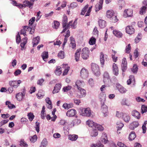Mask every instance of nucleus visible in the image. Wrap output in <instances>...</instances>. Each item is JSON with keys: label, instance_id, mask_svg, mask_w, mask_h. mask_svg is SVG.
<instances>
[{"label": "nucleus", "instance_id": "nucleus-15", "mask_svg": "<svg viewBox=\"0 0 147 147\" xmlns=\"http://www.w3.org/2000/svg\"><path fill=\"white\" fill-rule=\"evenodd\" d=\"M133 12L131 9H125L123 13V16L125 18L128 17H131L132 14Z\"/></svg>", "mask_w": 147, "mask_h": 147}, {"label": "nucleus", "instance_id": "nucleus-64", "mask_svg": "<svg viewBox=\"0 0 147 147\" xmlns=\"http://www.w3.org/2000/svg\"><path fill=\"white\" fill-rule=\"evenodd\" d=\"M37 136L36 135H34L33 136L31 137L30 139V141L34 143L37 140Z\"/></svg>", "mask_w": 147, "mask_h": 147}, {"label": "nucleus", "instance_id": "nucleus-56", "mask_svg": "<svg viewBox=\"0 0 147 147\" xmlns=\"http://www.w3.org/2000/svg\"><path fill=\"white\" fill-rule=\"evenodd\" d=\"M78 6V4L76 2H73L70 4L69 8L73 9L77 7Z\"/></svg>", "mask_w": 147, "mask_h": 147}, {"label": "nucleus", "instance_id": "nucleus-45", "mask_svg": "<svg viewBox=\"0 0 147 147\" xmlns=\"http://www.w3.org/2000/svg\"><path fill=\"white\" fill-rule=\"evenodd\" d=\"M117 127L118 130H121L124 126V124L120 121H118L117 123Z\"/></svg>", "mask_w": 147, "mask_h": 147}, {"label": "nucleus", "instance_id": "nucleus-27", "mask_svg": "<svg viewBox=\"0 0 147 147\" xmlns=\"http://www.w3.org/2000/svg\"><path fill=\"white\" fill-rule=\"evenodd\" d=\"M98 24L100 27L101 28H103L106 25L105 21L101 19H100L98 21Z\"/></svg>", "mask_w": 147, "mask_h": 147}, {"label": "nucleus", "instance_id": "nucleus-6", "mask_svg": "<svg viewBox=\"0 0 147 147\" xmlns=\"http://www.w3.org/2000/svg\"><path fill=\"white\" fill-rule=\"evenodd\" d=\"M85 85V83L83 81L78 80L76 81L75 82V84L74 86V87H76L78 89H80L82 88Z\"/></svg>", "mask_w": 147, "mask_h": 147}, {"label": "nucleus", "instance_id": "nucleus-7", "mask_svg": "<svg viewBox=\"0 0 147 147\" xmlns=\"http://www.w3.org/2000/svg\"><path fill=\"white\" fill-rule=\"evenodd\" d=\"M101 105V111L105 117L107 116L108 114V107L105 104Z\"/></svg>", "mask_w": 147, "mask_h": 147}, {"label": "nucleus", "instance_id": "nucleus-1", "mask_svg": "<svg viewBox=\"0 0 147 147\" xmlns=\"http://www.w3.org/2000/svg\"><path fill=\"white\" fill-rule=\"evenodd\" d=\"M91 65L92 70L94 75L97 76H99L100 73L98 65L94 63H92Z\"/></svg>", "mask_w": 147, "mask_h": 147}, {"label": "nucleus", "instance_id": "nucleus-4", "mask_svg": "<svg viewBox=\"0 0 147 147\" xmlns=\"http://www.w3.org/2000/svg\"><path fill=\"white\" fill-rule=\"evenodd\" d=\"M22 83L21 80L11 81L9 82V84L14 88H17Z\"/></svg>", "mask_w": 147, "mask_h": 147}, {"label": "nucleus", "instance_id": "nucleus-25", "mask_svg": "<svg viewBox=\"0 0 147 147\" xmlns=\"http://www.w3.org/2000/svg\"><path fill=\"white\" fill-rule=\"evenodd\" d=\"M62 67L65 68L64 71L63 72V75H67L69 69L70 67L67 64H63Z\"/></svg>", "mask_w": 147, "mask_h": 147}, {"label": "nucleus", "instance_id": "nucleus-43", "mask_svg": "<svg viewBox=\"0 0 147 147\" xmlns=\"http://www.w3.org/2000/svg\"><path fill=\"white\" fill-rule=\"evenodd\" d=\"M131 49V45L130 44H129L125 47V52L126 53H130Z\"/></svg>", "mask_w": 147, "mask_h": 147}, {"label": "nucleus", "instance_id": "nucleus-53", "mask_svg": "<svg viewBox=\"0 0 147 147\" xmlns=\"http://www.w3.org/2000/svg\"><path fill=\"white\" fill-rule=\"evenodd\" d=\"M93 34L94 35L95 37H97L98 34V31L97 30V28L96 27H95L94 28L93 32Z\"/></svg>", "mask_w": 147, "mask_h": 147}, {"label": "nucleus", "instance_id": "nucleus-18", "mask_svg": "<svg viewBox=\"0 0 147 147\" xmlns=\"http://www.w3.org/2000/svg\"><path fill=\"white\" fill-rule=\"evenodd\" d=\"M134 29L132 26H128L126 28V32L130 34H133L134 32Z\"/></svg>", "mask_w": 147, "mask_h": 147}, {"label": "nucleus", "instance_id": "nucleus-63", "mask_svg": "<svg viewBox=\"0 0 147 147\" xmlns=\"http://www.w3.org/2000/svg\"><path fill=\"white\" fill-rule=\"evenodd\" d=\"M123 115H124L122 112H120L119 111H117V113L116 115V116L117 117L119 118H120L123 116Z\"/></svg>", "mask_w": 147, "mask_h": 147}, {"label": "nucleus", "instance_id": "nucleus-23", "mask_svg": "<svg viewBox=\"0 0 147 147\" xmlns=\"http://www.w3.org/2000/svg\"><path fill=\"white\" fill-rule=\"evenodd\" d=\"M40 40V38L38 36L33 38L32 41L33 47H34L36 46L39 42Z\"/></svg>", "mask_w": 147, "mask_h": 147}, {"label": "nucleus", "instance_id": "nucleus-33", "mask_svg": "<svg viewBox=\"0 0 147 147\" xmlns=\"http://www.w3.org/2000/svg\"><path fill=\"white\" fill-rule=\"evenodd\" d=\"M114 12L112 10H109L107 12V16L108 18H111L114 15Z\"/></svg>", "mask_w": 147, "mask_h": 147}, {"label": "nucleus", "instance_id": "nucleus-46", "mask_svg": "<svg viewBox=\"0 0 147 147\" xmlns=\"http://www.w3.org/2000/svg\"><path fill=\"white\" fill-rule=\"evenodd\" d=\"M123 119L125 122L128 123L130 119V118L128 115L127 114H124L123 115Z\"/></svg>", "mask_w": 147, "mask_h": 147}, {"label": "nucleus", "instance_id": "nucleus-11", "mask_svg": "<svg viewBox=\"0 0 147 147\" xmlns=\"http://www.w3.org/2000/svg\"><path fill=\"white\" fill-rule=\"evenodd\" d=\"M23 92H19L16 94V98L17 100L19 101H21L23 98L25 94V91L24 89Z\"/></svg>", "mask_w": 147, "mask_h": 147}, {"label": "nucleus", "instance_id": "nucleus-50", "mask_svg": "<svg viewBox=\"0 0 147 147\" xmlns=\"http://www.w3.org/2000/svg\"><path fill=\"white\" fill-rule=\"evenodd\" d=\"M89 6L88 5H86L82 9L81 15H84L86 11V10Z\"/></svg>", "mask_w": 147, "mask_h": 147}, {"label": "nucleus", "instance_id": "nucleus-61", "mask_svg": "<svg viewBox=\"0 0 147 147\" xmlns=\"http://www.w3.org/2000/svg\"><path fill=\"white\" fill-rule=\"evenodd\" d=\"M71 86H67L64 87L63 90L64 92H67L71 90Z\"/></svg>", "mask_w": 147, "mask_h": 147}, {"label": "nucleus", "instance_id": "nucleus-42", "mask_svg": "<svg viewBox=\"0 0 147 147\" xmlns=\"http://www.w3.org/2000/svg\"><path fill=\"white\" fill-rule=\"evenodd\" d=\"M98 135V133L97 131L95 128H93V129L91 131L90 135L92 137H96Z\"/></svg>", "mask_w": 147, "mask_h": 147}, {"label": "nucleus", "instance_id": "nucleus-49", "mask_svg": "<svg viewBox=\"0 0 147 147\" xmlns=\"http://www.w3.org/2000/svg\"><path fill=\"white\" fill-rule=\"evenodd\" d=\"M134 80V76L133 75H131L129 77V79L127 81V83L128 85L131 84V81Z\"/></svg>", "mask_w": 147, "mask_h": 147}, {"label": "nucleus", "instance_id": "nucleus-29", "mask_svg": "<svg viewBox=\"0 0 147 147\" xmlns=\"http://www.w3.org/2000/svg\"><path fill=\"white\" fill-rule=\"evenodd\" d=\"M41 57L43 60L45 61H46L48 57V52L45 51L43 52L41 55Z\"/></svg>", "mask_w": 147, "mask_h": 147}, {"label": "nucleus", "instance_id": "nucleus-58", "mask_svg": "<svg viewBox=\"0 0 147 147\" xmlns=\"http://www.w3.org/2000/svg\"><path fill=\"white\" fill-rule=\"evenodd\" d=\"M132 115L136 118L138 119V111L136 110L133 111L131 113Z\"/></svg>", "mask_w": 147, "mask_h": 147}, {"label": "nucleus", "instance_id": "nucleus-37", "mask_svg": "<svg viewBox=\"0 0 147 147\" xmlns=\"http://www.w3.org/2000/svg\"><path fill=\"white\" fill-rule=\"evenodd\" d=\"M102 4L100 3H97L95 6V10L96 12L102 9Z\"/></svg>", "mask_w": 147, "mask_h": 147}, {"label": "nucleus", "instance_id": "nucleus-26", "mask_svg": "<svg viewBox=\"0 0 147 147\" xmlns=\"http://www.w3.org/2000/svg\"><path fill=\"white\" fill-rule=\"evenodd\" d=\"M81 51V49H77L75 53V59L76 61H78L79 60L80 53V52Z\"/></svg>", "mask_w": 147, "mask_h": 147}, {"label": "nucleus", "instance_id": "nucleus-20", "mask_svg": "<svg viewBox=\"0 0 147 147\" xmlns=\"http://www.w3.org/2000/svg\"><path fill=\"white\" fill-rule=\"evenodd\" d=\"M27 29H28V30H31V28L30 27H28L27 26H24L23 29L21 30L20 32L21 34H23L24 36L26 35V31L27 30Z\"/></svg>", "mask_w": 147, "mask_h": 147}, {"label": "nucleus", "instance_id": "nucleus-19", "mask_svg": "<svg viewBox=\"0 0 147 147\" xmlns=\"http://www.w3.org/2000/svg\"><path fill=\"white\" fill-rule=\"evenodd\" d=\"M61 86V84H57L54 88V90L53 91V94L58 92L60 90Z\"/></svg>", "mask_w": 147, "mask_h": 147}, {"label": "nucleus", "instance_id": "nucleus-59", "mask_svg": "<svg viewBox=\"0 0 147 147\" xmlns=\"http://www.w3.org/2000/svg\"><path fill=\"white\" fill-rule=\"evenodd\" d=\"M48 142L46 139H44L42 140L41 145H42L45 147H46L47 144Z\"/></svg>", "mask_w": 147, "mask_h": 147}, {"label": "nucleus", "instance_id": "nucleus-17", "mask_svg": "<svg viewBox=\"0 0 147 147\" xmlns=\"http://www.w3.org/2000/svg\"><path fill=\"white\" fill-rule=\"evenodd\" d=\"M76 111L74 109H71L68 110L66 113L67 116L72 117L74 116L76 113Z\"/></svg>", "mask_w": 147, "mask_h": 147}, {"label": "nucleus", "instance_id": "nucleus-8", "mask_svg": "<svg viewBox=\"0 0 147 147\" xmlns=\"http://www.w3.org/2000/svg\"><path fill=\"white\" fill-rule=\"evenodd\" d=\"M108 57L106 55H104L103 53L101 52L100 55V63L102 65L101 66L103 67L104 64V62L105 61L107 60Z\"/></svg>", "mask_w": 147, "mask_h": 147}, {"label": "nucleus", "instance_id": "nucleus-5", "mask_svg": "<svg viewBox=\"0 0 147 147\" xmlns=\"http://www.w3.org/2000/svg\"><path fill=\"white\" fill-rule=\"evenodd\" d=\"M86 90L82 88H81L78 89L77 96L78 97L81 98L85 97L86 96Z\"/></svg>", "mask_w": 147, "mask_h": 147}, {"label": "nucleus", "instance_id": "nucleus-55", "mask_svg": "<svg viewBox=\"0 0 147 147\" xmlns=\"http://www.w3.org/2000/svg\"><path fill=\"white\" fill-rule=\"evenodd\" d=\"M54 25L53 26V28L57 29L60 24L59 22L57 21H54Z\"/></svg>", "mask_w": 147, "mask_h": 147}, {"label": "nucleus", "instance_id": "nucleus-62", "mask_svg": "<svg viewBox=\"0 0 147 147\" xmlns=\"http://www.w3.org/2000/svg\"><path fill=\"white\" fill-rule=\"evenodd\" d=\"M142 113L143 114L147 111V107L144 105H142L141 107Z\"/></svg>", "mask_w": 147, "mask_h": 147}, {"label": "nucleus", "instance_id": "nucleus-13", "mask_svg": "<svg viewBox=\"0 0 147 147\" xmlns=\"http://www.w3.org/2000/svg\"><path fill=\"white\" fill-rule=\"evenodd\" d=\"M127 62L125 58H123L122 60L121 64V69L122 71L125 72L127 69Z\"/></svg>", "mask_w": 147, "mask_h": 147}, {"label": "nucleus", "instance_id": "nucleus-48", "mask_svg": "<svg viewBox=\"0 0 147 147\" xmlns=\"http://www.w3.org/2000/svg\"><path fill=\"white\" fill-rule=\"evenodd\" d=\"M20 145L23 147H27L28 146V144L24 142V140H21L20 142Z\"/></svg>", "mask_w": 147, "mask_h": 147}, {"label": "nucleus", "instance_id": "nucleus-24", "mask_svg": "<svg viewBox=\"0 0 147 147\" xmlns=\"http://www.w3.org/2000/svg\"><path fill=\"white\" fill-rule=\"evenodd\" d=\"M58 124L60 125L63 126V128L65 129V127L67 125L68 123L67 120L64 119H61L59 121L58 123Z\"/></svg>", "mask_w": 147, "mask_h": 147}, {"label": "nucleus", "instance_id": "nucleus-52", "mask_svg": "<svg viewBox=\"0 0 147 147\" xmlns=\"http://www.w3.org/2000/svg\"><path fill=\"white\" fill-rule=\"evenodd\" d=\"M96 42L95 38L92 37L89 40V43L90 45H93L95 44Z\"/></svg>", "mask_w": 147, "mask_h": 147}, {"label": "nucleus", "instance_id": "nucleus-57", "mask_svg": "<svg viewBox=\"0 0 147 147\" xmlns=\"http://www.w3.org/2000/svg\"><path fill=\"white\" fill-rule=\"evenodd\" d=\"M147 124V121H145L144 122V123L143 124L142 127V128L143 129V133H146V124Z\"/></svg>", "mask_w": 147, "mask_h": 147}, {"label": "nucleus", "instance_id": "nucleus-2", "mask_svg": "<svg viewBox=\"0 0 147 147\" xmlns=\"http://www.w3.org/2000/svg\"><path fill=\"white\" fill-rule=\"evenodd\" d=\"M80 110V114L83 116L90 117L91 115L90 109L89 108H81Z\"/></svg>", "mask_w": 147, "mask_h": 147}, {"label": "nucleus", "instance_id": "nucleus-21", "mask_svg": "<svg viewBox=\"0 0 147 147\" xmlns=\"http://www.w3.org/2000/svg\"><path fill=\"white\" fill-rule=\"evenodd\" d=\"M116 87L120 92L121 93H125L126 91V89L119 84H117Z\"/></svg>", "mask_w": 147, "mask_h": 147}, {"label": "nucleus", "instance_id": "nucleus-47", "mask_svg": "<svg viewBox=\"0 0 147 147\" xmlns=\"http://www.w3.org/2000/svg\"><path fill=\"white\" fill-rule=\"evenodd\" d=\"M132 72L134 73H136L138 70V67L136 64H134L131 69Z\"/></svg>", "mask_w": 147, "mask_h": 147}, {"label": "nucleus", "instance_id": "nucleus-44", "mask_svg": "<svg viewBox=\"0 0 147 147\" xmlns=\"http://www.w3.org/2000/svg\"><path fill=\"white\" fill-rule=\"evenodd\" d=\"M5 104L8 106V107L10 109L15 108V106L11 104L9 101H7L5 102Z\"/></svg>", "mask_w": 147, "mask_h": 147}, {"label": "nucleus", "instance_id": "nucleus-28", "mask_svg": "<svg viewBox=\"0 0 147 147\" xmlns=\"http://www.w3.org/2000/svg\"><path fill=\"white\" fill-rule=\"evenodd\" d=\"M147 7L146 6H142L140 8L139 13L141 15L145 14L147 11Z\"/></svg>", "mask_w": 147, "mask_h": 147}, {"label": "nucleus", "instance_id": "nucleus-3", "mask_svg": "<svg viewBox=\"0 0 147 147\" xmlns=\"http://www.w3.org/2000/svg\"><path fill=\"white\" fill-rule=\"evenodd\" d=\"M89 50L87 47L82 49V52L81 57L84 59H87L89 56Z\"/></svg>", "mask_w": 147, "mask_h": 147}, {"label": "nucleus", "instance_id": "nucleus-39", "mask_svg": "<svg viewBox=\"0 0 147 147\" xmlns=\"http://www.w3.org/2000/svg\"><path fill=\"white\" fill-rule=\"evenodd\" d=\"M67 16L65 15H64L63 19V26L64 27L66 26L67 24Z\"/></svg>", "mask_w": 147, "mask_h": 147}, {"label": "nucleus", "instance_id": "nucleus-60", "mask_svg": "<svg viewBox=\"0 0 147 147\" xmlns=\"http://www.w3.org/2000/svg\"><path fill=\"white\" fill-rule=\"evenodd\" d=\"M58 57L61 59H63L64 58V52L63 51H61L58 54Z\"/></svg>", "mask_w": 147, "mask_h": 147}, {"label": "nucleus", "instance_id": "nucleus-31", "mask_svg": "<svg viewBox=\"0 0 147 147\" xmlns=\"http://www.w3.org/2000/svg\"><path fill=\"white\" fill-rule=\"evenodd\" d=\"M86 124L88 125L89 127H92L93 128H94L95 126L96 123H95L93 121L91 120H89L86 122Z\"/></svg>", "mask_w": 147, "mask_h": 147}, {"label": "nucleus", "instance_id": "nucleus-34", "mask_svg": "<svg viewBox=\"0 0 147 147\" xmlns=\"http://www.w3.org/2000/svg\"><path fill=\"white\" fill-rule=\"evenodd\" d=\"M78 138V135L76 134L70 135L69 136V139L72 141H76Z\"/></svg>", "mask_w": 147, "mask_h": 147}, {"label": "nucleus", "instance_id": "nucleus-10", "mask_svg": "<svg viewBox=\"0 0 147 147\" xmlns=\"http://www.w3.org/2000/svg\"><path fill=\"white\" fill-rule=\"evenodd\" d=\"M98 98L101 104H105L106 101V94L104 92L100 93L99 95Z\"/></svg>", "mask_w": 147, "mask_h": 147}, {"label": "nucleus", "instance_id": "nucleus-12", "mask_svg": "<svg viewBox=\"0 0 147 147\" xmlns=\"http://www.w3.org/2000/svg\"><path fill=\"white\" fill-rule=\"evenodd\" d=\"M88 71L85 68H82L80 71V76L83 78H85L88 76Z\"/></svg>", "mask_w": 147, "mask_h": 147}, {"label": "nucleus", "instance_id": "nucleus-35", "mask_svg": "<svg viewBox=\"0 0 147 147\" xmlns=\"http://www.w3.org/2000/svg\"><path fill=\"white\" fill-rule=\"evenodd\" d=\"M73 107V104L72 103L67 104L64 103L63 105V107L65 109H68Z\"/></svg>", "mask_w": 147, "mask_h": 147}, {"label": "nucleus", "instance_id": "nucleus-36", "mask_svg": "<svg viewBox=\"0 0 147 147\" xmlns=\"http://www.w3.org/2000/svg\"><path fill=\"white\" fill-rule=\"evenodd\" d=\"M136 136L134 132H131L129 136V140L130 141H132L136 137Z\"/></svg>", "mask_w": 147, "mask_h": 147}, {"label": "nucleus", "instance_id": "nucleus-16", "mask_svg": "<svg viewBox=\"0 0 147 147\" xmlns=\"http://www.w3.org/2000/svg\"><path fill=\"white\" fill-rule=\"evenodd\" d=\"M113 74L117 76L119 74V69L117 65L113 63Z\"/></svg>", "mask_w": 147, "mask_h": 147}, {"label": "nucleus", "instance_id": "nucleus-22", "mask_svg": "<svg viewBox=\"0 0 147 147\" xmlns=\"http://www.w3.org/2000/svg\"><path fill=\"white\" fill-rule=\"evenodd\" d=\"M101 142L105 144H106L108 141L107 135L103 133L100 139Z\"/></svg>", "mask_w": 147, "mask_h": 147}, {"label": "nucleus", "instance_id": "nucleus-51", "mask_svg": "<svg viewBox=\"0 0 147 147\" xmlns=\"http://www.w3.org/2000/svg\"><path fill=\"white\" fill-rule=\"evenodd\" d=\"M71 22L70 24V25H69V26H71V28L73 29L75 28L76 27V25L77 24V20H75L72 24H71L72 23V21H71Z\"/></svg>", "mask_w": 147, "mask_h": 147}, {"label": "nucleus", "instance_id": "nucleus-54", "mask_svg": "<svg viewBox=\"0 0 147 147\" xmlns=\"http://www.w3.org/2000/svg\"><path fill=\"white\" fill-rule=\"evenodd\" d=\"M28 119L30 121H32L34 117V115L32 113H29L28 114Z\"/></svg>", "mask_w": 147, "mask_h": 147}, {"label": "nucleus", "instance_id": "nucleus-14", "mask_svg": "<svg viewBox=\"0 0 147 147\" xmlns=\"http://www.w3.org/2000/svg\"><path fill=\"white\" fill-rule=\"evenodd\" d=\"M103 81L105 84H107L110 80V76L109 73L107 71L105 72L103 75Z\"/></svg>", "mask_w": 147, "mask_h": 147}, {"label": "nucleus", "instance_id": "nucleus-40", "mask_svg": "<svg viewBox=\"0 0 147 147\" xmlns=\"http://www.w3.org/2000/svg\"><path fill=\"white\" fill-rule=\"evenodd\" d=\"M62 71L61 69V67L59 66H57L56 67L55 71V74L57 76H59L61 73Z\"/></svg>", "mask_w": 147, "mask_h": 147}, {"label": "nucleus", "instance_id": "nucleus-9", "mask_svg": "<svg viewBox=\"0 0 147 147\" xmlns=\"http://www.w3.org/2000/svg\"><path fill=\"white\" fill-rule=\"evenodd\" d=\"M23 4H20L19 5L20 6V8L25 7H28L30 8H32V6L33 5V3H31L28 1H26L23 2Z\"/></svg>", "mask_w": 147, "mask_h": 147}, {"label": "nucleus", "instance_id": "nucleus-41", "mask_svg": "<svg viewBox=\"0 0 147 147\" xmlns=\"http://www.w3.org/2000/svg\"><path fill=\"white\" fill-rule=\"evenodd\" d=\"M95 125L94 128L97 131L98 130L100 131H101L104 129L103 127L101 125L96 123L95 124Z\"/></svg>", "mask_w": 147, "mask_h": 147}, {"label": "nucleus", "instance_id": "nucleus-30", "mask_svg": "<svg viewBox=\"0 0 147 147\" xmlns=\"http://www.w3.org/2000/svg\"><path fill=\"white\" fill-rule=\"evenodd\" d=\"M113 33L115 36L119 38L121 37L122 36V34L120 32L117 30H114Z\"/></svg>", "mask_w": 147, "mask_h": 147}, {"label": "nucleus", "instance_id": "nucleus-32", "mask_svg": "<svg viewBox=\"0 0 147 147\" xmlns=\"http://www.w3.org/2000/svg\"><path fill=\"white\" fill-rule=\"evenodd\" d=\"M138 126V123L136 121H134L131 123L129 125V128L131 129H134Z\"/></svg>", "mask_w": 147, "mask_h": 147}, {"label": "nucleus", "instance_id": "nucleus-38", "mask_svg": "<svg viewBox=\"0 0 147 147\" xmlns=\"http://www.w3.org/2000/svg\"><path fill=\"white\" fill-rule=\"evenodd\" d=\"M37 96L38 98H42L44 96L45 93L43 91L40 90L38 92Z\"/></svg>", "mask_w": 147, "mask_h": 147}]
</instances>
